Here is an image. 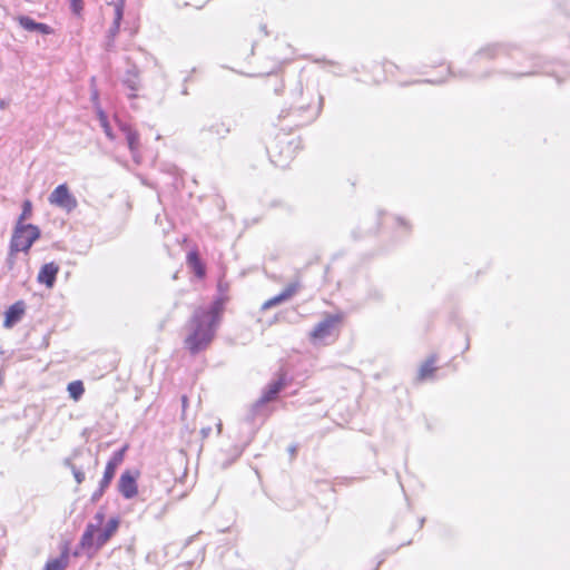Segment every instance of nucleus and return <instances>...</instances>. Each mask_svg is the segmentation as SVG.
<instances>
[{"label":"nucleus","instance_id":"30","mask_svg":"<svg viewBox=\"0 0 570 570\" xmlns=\"http://www.w3.org/2000/svg\"><path fill=\"white\" fill-rule=\"evenodd\" d=\"M102 494H100V489L98 491H96L92 495V500H97L99 497H101Z\"/></svg>","mask_w":570,"mask_h":570},{"label":"nucleus","instance_id":"13","mask_svg":"<svg viewBox=\"0 0 570 570\" xmlns=\"http://www.w3.org/2000/svg\"><path fill=\"white\" fill-rule=\"evenodd\" d=\"M116 468H117V463H115L114 461H109L107 463L104 476L99 483L100 484V494H102L104 491L106 490V488H108V485L110 484V482L115 475Z\"/></svg>","mask_w":570,"mask_h":570},{"label":"nucleus","instance_id":"19","mask_svg":"<svg viewBox=\"0 0 570 570\" xmlns=\"http://www.w3.org/2000/svg\"><path fill=\"white\" fill-rule=\"evenodd\" d=\"M32 210V204L30 200H24L22 205V213L19 217V224H21L22 220L27 219L31 215Z\"/></svg>","mask_w":570,"mask_h":570},{"label":"nucleus","instance_id":"3","mask_svg":"<svg viewBox=\"0 0 570 570\" xmlns=\"http://www.w3.org/2000/svg\"><path fill=\"white\" fill-rule=\"evenodd\" d=\"M48 200L51 205L57 206L67 213L72 212L78 205L76 197L69 191L67 184L57 186L49 195Z\"/></svg>","mask_w":570,"mask_h":570},{"label":"nucleus","instance_id":"29","mask_svg":"<svg viewBox=\"0 0 570 570\" xmlns=\"http://www.w3.org/2000/svg\"><path fill=\"white\" fill-rule=\"evenodd\" d=\"M216 426H217V433L220 434V432H222V422H220V420L217 421Z\"/></svg>","mask_w":570,"mask_h":570},{"label":"nucleus","instance_id":"32","mask_svg":"<svg viewBox=\"0 0 570 570\" xmlns=\"http://www.w3.org/2000/svg\"><path fill=\"white\" fill-rule=\"evenodd\" d=\"M186 401H187V399H186V396H184V397H183V405H184V406H185V404H186Z\"/></svg>","mask_w":570,"mask_h":570},{"label":"nucleus","instance_id":"18","mask_svg":"<svg viewBox=\"0 0 570 570\" xmlns=\"http://www.w3.org/2000/svg\"><path fill=\"white\" fill-rule=\"evenodd\" d=\"M126 0H118V2L115 4L116 10V29L120 27V21L124 16V7H125Z\"/></svg>","mask_w":570,"mask_h":570},{"label":"nucleus","instance_id":"25","mask_svg":"<svg viewBox=\"0 0 570 570\" xmlns=\"http://www.w3.org/2000/svg\"><path fill=\"white\" fill-rule=\"evenodd\" d=\"M100 119H101V125L105 128L106 134L110 137L111 135H110L109 126L106 122V118L102 117L101 114H100Z\"/></svg>","mask_w":570,"mask_h":570},{"label":"nucleus","instance_id":"11","mask_svg":"<svg viewBox=\"0 0 570 570\" xmlns=\"http://www.w3.org/2000/svg\"><path fill=\"white\" fill-rule=\"evenodd\" d=\"M23 313H24L23 302L14 303L6 312L3 326L6 328H11L16 323H18L21 320Z\"/></svg>","mask_w":570,"mask_h":570},{"label":"nucleus","instance_id":"31","mask_svg":"<svg viewBox=\"0 0 570 570\" xmlns=\"http://www.w3.org/2000/svg\"><path fill=\"white\" fill-rule=\"evenodd\" d=\"M289 452L292 453V455H294V454H295V452H296V448H295V446H291V448H289Z\"/></svg>","mask_w":570,"mask_h":570},{"label":"nucleus","instance_id":"16","mask_svg":"<svg viewBox=\"0 0 570 570\" xmlns=\"http://www.w3.org/2000/svg\"><path fill=\"white\" fill-rule=\"evenodd\" d=\"M69 395L75 401L79 400L85 392V387L81 381H73L68 384L67 387Z\"/></svg>","mask_w":570,"mask_h":570},{"label":"nucleus","instance_id":"6","mask_svg":"<svg viewBox=\"0 0 570 570\" xmlns=\"http://www.w3.org/2000/svg\"><path fill=\"white\" fill-rule=\"evenodd\" d=\"M59 273V266L53 263L45 264L37 276L39 283L45 284L48 288H52L56 283V277Z\"/></svg>","mask_w":570,"mask_h":570},{"label":"nucleus","instance_id":"33","mask_svg":"<svg viewBox=\"0 0 570 570\" xmlns=\"http://www.w3.org/2000/svg\"><path fill=\"white\" fill-rule=\"evenodd\" d=\"M0 107L4 108V101H1Z\"/></svg>","mask_w":570,"mask_h":570},{"label":"nucleus","instance_id":"9","mask_svg":"<svg viewBox=\"0 0 570 570\" xmlns=\"http://www.w3.org/2000/svg\"><path fill=\"white\" fill-rule=\"evenodd\" d=\"M118 488L126 499H131L137 494L136 479L130 472H124L119 479Z\"/></svg>","mask_w":570,"mask_h":570},{"label":"nucleus","instance_id":"1","mask_svg":"<svg viewBox=\"0 0 570 570\" xmlns=\"http://www.w3.org/2000/svg\"><path fill=\"white\" fill-rule=\"evenodd\" d=\"M223 304L216 301L208 309L197 308L189 322V334L185 338L186 348L191 354L205 350L213 341L220 322Z\"/></svg>","mask_w":570,"mask_h":570},{"label":"nucleus","instance_id":"26","mask_svg":"<svg viewBox=\"0 0 570 570\" xmlns=\"http://www.w3.org/2000/svg\"><path fill=\"white\" fill-rule=\"evenodd\" d=\"M200 433L204 438H207L210 433V428H202Z\"/></svg>","mask_w":570,"mask_h":570},{"label":"nucleus","instance_id":"7","mask_svg":"<svg viewBox=\"0 0 570 570\" xmlns=\"http://www.w3.org/2000/svg\"><path fill=\"white\" fill-rule=\"evenodd\" d=\"M94 520H95V523L87 524L86 530L82 533L81 539H80V546H90L94 542V535L96 534V532L99 530V528L104 523V520H105L104 512H101V511L97 512Z\"/></svg>","mask_w":570,"mask_h":570},{"label":"nucleus","instance_id":"24","mask_svg":"<svg viewBox=\"0 0 570 570\" xmlns=\"http://www.w3.org/2000/svg\"><path fill=\"white\" fill-rule=\"evenodd\" d=\"M122 455H124V450H120V451L115 453V455H114L111 461H114L118 465L122 461Z\"/></svg>","mask_w":570,"mask_h":570},{"label":"nucleus","instance_id":"14","mask_svg":"<svg viewBox=\"0 0 570 570\" xmlns=\"http://www.w3.org/2000/svg\"><path fill=\"white\" fill-rule=\"evenodd\" d=\"M68 566V554L63 552L60 558L49 560L43 570H65Z\"/></svg>","mask_w":570,"mask_h":570},{"label":"nucleus","instance_id":"23","mask_svg":"<svg viewBox=\"0 0 570 570\" xmlns=\"http://www.w3.org/2000/svg\"><path fill=\"white\" fill-rule=\"evenodd\" d=\"M73 12L79 13L81 10V0H70Z\"/></svg>","mask_w":570,"mask_h":570},{"label":"nucleus","instance_id":"8","mask_svg":"<svg viewBox=\"0 0 570 570\" xmlns=\"http://www.w3.org/2000/svg\"><path fill=\"white\" fill-rule=\"evenodd\" d=\"M298 288H299L298 283H292V284L287 285L281 294L266 301L263 304V309L272 308L283 302L288 301L292 296H294L297 293Z\"/></svg>","mask_w":570,"mask_h":570},{"label":"nucleus","instance_id":"12","mask_svg":"<svg viewBox=\"0 0 570 570\" xmlns=\"http://www.w3.org/2000/svg\"><path fill=\"white\" fill-rule=\"evenodd\" d=\"M285 382L283 377H279V380L271 383L266 390L264 391L262 397L258 400L257 404H265L267 402L273 401L276 395L284 389Z\"/></svg>","mask_w":570,"mask_h":570},{"label":"nucleus","instance_id":"2","mask_svg":"<svg viewBox=\"0 0 570 570\" xmlns=\"http://www.w3.org/2000/svg\"><path fill=\"white\" fill-rule=\"evenodd\" d=\"M40 237V229L32 224H18L16 227L10 249L14 252H28L32 244Z\"/></svg>","mask_w":570,"mask_h":570},{"label":"nucleus","instance_id":"28","mask_svg":"<svg viewBox=\"0 0 570 570\" xmlns=\"http://www.w3.org/2000/svg\"><path fill=\"white\" fill-rule=\"evenodd\" d=\"M119 30V27L116 29V19L114 20V26L110 29V35L114 37Z\"/></svg>","mask_w":570,"mask_h":570},{"label":"nucleus","instance_id":"21","mask_svg":"<svg viewBox=\"0 0 570 570\" xmlns=\"http://www.w3.org/2000/svg\"><path fill=\"white\" fill-rule=\"evenodd\" d=\"M136 75L128 73V78L125 80V83L131 89L137 90V81L135 80Z\"/></svg>","mask_w":570,"mask_h":570},{"label":"nucleus","instance_id":"22","mask_svg":"<svg viewBox=\"0 0 570 570\" xmlns=\"http://www.w3.org/2000/svg\"><path fill=\"white\" fill-rule=\"evenodd\" d=\"M73 475H75V479H76L78 484H80L83 481V479H85V474L81 471H79V470H77L75 468H73Z\"/></svg>","mask_w":570,"mask_h":570},{"label":"nucleus","instance_id":"4","mask_svg":"<svg viewBox=\"0 0 570 570\" xmlns=\"http://www.w3.org/2000/svg\"><path fill=\"white\" fill-rule=\"evenodd\" d=\"M119 528V520L111 518L104 529H100L94 535V542L90 546H81L86 550H94L95 552L100 550L110 538L117 532Z\"/></svg>","mask_w":570,"mask_h":570},{"label":"nucleus","instance_id":"5","mask_svg":"<svg viewBox=\"0 0 570 570\" xmlns=\"http://www.w3.org/2000/svg\"><path fill=\"white\" fill-rule=\"evenodd\" d=\"M340 322V316L327 315L322 322H320L312 332L314 340H324L332 334L334 326Z\"/></svg>","mask_w":570,"mask_h":570},{"label":"nucleus","instance_id":"20","mask_svg":"<svg viewBox=\"0 0 570 570\" xmlns=\"http://www.w3.org/2000/svg\"><path fill=\"white\" fill-rule=\"evenodd\" d=\"M188 262L196 268V273L198 276H202L204 274V271L199 264L198 257L195 253L188 254Z\"/></svg>","mask_w":570,"mask_h":570},{"label":"nucleus","instance_id":"17","mask_svg":"<svg viewBox=\"0 0 570 570\" xmlns=\"http://www.w3.org/2000/svg\"><path fill=\"white\" fill-rule=\"evenodd\" d=\"M129 149L131 153H135L138 149L139 146V135L137 131L128 129L126 135Z\"/></svg>","mask_w":570,"mask_h":570},{"label":"nucleus","instance_id":"27","mask_svg":"<svg viewBox=\"0 0 570 570\" xmlns=\"http://www.w3.org/2000/svg\"><path fill=\"white\" fill-rule=\"evenodd\" d=\"M227 131H228V129H226V128L224 127V125H219V126H217L216 132H217L218 135H220V134H223V132H227Z\"/></svg>","mask_w":570,"mask_h":570},{"label":"nucleus","instance_id":"15","mask_svg":"<svg viewBox=\"0 0 570 570\" xmlns=\"http://www.w3.org/2000/svg\"><path fill=\"white\" fill-rule=\"evenodd\" d=\"M436 362V358L434 356H431L429 360H426L420 367V371H419V379L420 380H425L428 377H430L433 372L435 371V364Z\"/></svg>","mask_w":570,"mask_h":570},{"label":"nucleus","instance_id":"10","mask_svg":"<svg viewBox=\"0 0 570 570\" xmlns=\"http://www.w3.org/2000/svg\"><path fill=\"white\" fill-rule=\"evenodd\" d=\"M18 22L19 24L27 31H30V32H38V33H42V35H49L51 33V28L46 24V23H41V22H37L35 21L33 19H31L30 17H27V16H20L18 17Z\"/></svg>","mask_w":570,"mask_h":570}]
</instances>
